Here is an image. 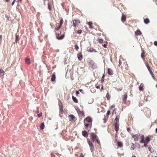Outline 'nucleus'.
Here are the masks:
<instances>
[{
  "instance_id": "obj_46",
  "label": "nucleus",
  "mask_w": 157,
  "mask_h": 157,
  "mask_svg": "<svg viewBox=\"0 0 157 157\" xmlns=\"http://www.w3.org/2000/svg\"><path fill=\"white\" fill-rule=\"evenodd\" d=\"M61 26L59 25L58 27L56 28L55 30H58L61 27Z\"/></svg>"
},
{
  "instance_id": "obj_44",
  "label": "nucleus",
  "mask_w": 157,
  "mask_h": 157,
  "mask_svg": "<svg viewBox=\"0 0 157 157\" xmlns=\"http://www.w3.org/2000/svg\"><path fill=\"white\" fill-rule=\"evenodd\" d=\"M143 143L144 144V146L145 147H148V145H147V144H148L147 143H146L145 142H144V143Z\"/></svg>"
},
{
  "instance_id": "obj_2",
  "label": "nucleus",
  "mask_w": 157,
  "mask_h": 157,
  "mask_svg": "<svg viewBox=\"0 0 157 157\" xmlns=\"http://www.w3.org/2000/svg\"><path fill=\"white\" fill-rule=\"evenodd\" d=\"M58 105L59 106V109L60 110V112L62 113L63 111V107L62 103L61 101L59 100V101Z\"/></svg>"
},
{
  "instance_id": "obj_7",
  "label": "nucleus",
  "mask_w": 157,
  "mask_h": 157,
  "mask_svg": "<svg viewBox=\"0 0 157 157\" xmlns=\"http://www.w3.org/2000/svg\"><path fill=\"white\" fill-rule=\"evenodd\" d=\"M85 120H86L88 123H90L91 124L92 123V118L89 116L87 117L84 120V121Z\"/></svg>"
},
{
  "instance_id": "obj_51",
  "label": "nucleus",
  "mask_w": 157,
  "mask_h": 157,
  "mask_svg": "<svg viewBox=\"0 0 157 157\" xmlns=\"http://www.w3.org/2000/svg\"><path fill=\"white\" fill-rule=\"evenodd\" d=\"M61 33V32H57L56 33V36H59V35Z\"/></svg>"
},
{
  "instance_id": "obj_50",
  "label": "nucleus",
  "mask_w": 157,
  "mask_h": 157,
  "mask_svg": "<svg viewBox=\"0 0 157 157\" xmlns=\"http://www.w3.org/2000/svg\"><path fill=\"white\" fill-rule=\"evenodd\" d=\"M135 148V147L134 146V145L133 144H132V146H131V148L132 150H134V148Z\"/></svg>"
},
{
  "instance_id": "obj_59",
  "label": "nucleus",
  "mask_w": 157,
  "mask_h": 157,
  "mask_svg": "<svg viewBox=\"0 0 157 157\" xmlns=\"http://www.w3.org/2000/svg\"><path fill=\"white\" fill-rule=\"evenodd\" d=\"M80 157H84V156L82 153H81L80 154Z\"/></svg>"
},
{
  "instance_id": "obj_27",
  "label": "nucleus",
  "mask_w": 157,
  "mask_h": 157,
  "mask_svg": "<svg viewBox=\"0 0 157 157\" xmlns=\"http://www.w3.org/2000/svg\"><path fill=\"white\" fill-rule=\"evenodd\" d=\"M146 66L147 68L148 69V70L149 72H151L152 71L151 70L150 67L149 65V64L148 63H147L146 64Z\"/></svg>"
},
{
  "instance_id": "obj_23",
  "label": "nucleus",
  "mask_w": 157,
  "mask_h": 157,
  "mask_svg": "<svg viewBox=\"0 0 157 157\" xmlns=\"http://www.w3.org/2000/svg\"><path fill=\"white\" fill-rule=\"evenodd\" d=\"M141 140L140 141V143H141L143 144V143L144 142V135H142L141 136Z\"/></svg>"
},
{
  "instance_id": "obj_28",
  "label": "nucleus",
  "mask_w": 157,
  "mask_h": 157,
  "mask_svg": "<svg viewBox=\"0 0 157 157\" xmlns=\"http://www.w3.org/2000/svg\"><path fill=\"white\" fill-rule=\"evenodd\" d=\"M4 71L0 69V77L2 75H4Z\"/></svg>"
},
{
  "instance_id": "obj_8",
  "label": "nucleus",
  "mask_w": 157,
  "mask_h": 157,
  "mask_svg": "<svg viewBox=\"0 0 157 157\" xmlns=\"http://www.w3.org/2000/svg\"><path fill=\"white\" fill-rule=\"evenodd\" d=\"M119 124L118 123H116L114 125V128L115 131L117 132L119 129Z\"/></svg>"
},
{
  "instance_id": "obj_18",
  "label": "nucleus",
  "mask_w": 157,
  "mask_h": 157,
  "mask_svg": "<svg viewBox=\"0 0 157 157\" xmlns=\"http://www.w3.org/2000/svg\"><path fill=\"white\" fill-rule=\"evenodd\" d=\"M69 117H70L69 121H70L73 120L75 118V116L72 114H70L69 115Z\"/></svg>"
},
{
  "instance_id": "obj_6",
  "label": "nucleus",
  "mask_w": 157,
  "mask_h": 157,
  "mask_svg": "<svg viewBox=\"0 0 157 157\" xmlns=\"http://www.w3.org/2000/svg\"><path fill=\"white\" fill-rule=\"evenodd\" d=\"M87 52H94L95 53H97L98 52L96 51L95 49H93V48L90 47H88L87 48Z\"/></svg>"
},
{
  "instance_id": "obj_54",
  "label": "nucleus",
  "mask_w": 157,
  "mask_h": 157,
  "mask_svg": "<svg viewBox=\"0 0 157 157\" xmlns=\"http://www.w3.org/2000/svg\"><path fill=\"white\" fill-rule=\"evenodd\" d=\"M154 44L156 46H157V41H155L154 42Z\"/></svg>"
},
{
  "instance_id": "obj_22",
  "label": "nucleus",
  "mask_w": 157,
  "mask_h": 157,
  "mask_svg": "<svg viewBox=\"0 0 157 157\" xmlns=\"http://www.w3.org/2000/svg\"><path fill=\"white\" fill-rule=\"evenodd\" d=\"M25 63L27 64H29L30 62V59L28 58H26L25 59Z\"/></svg>"
},
{
  "instance_id": "obj_41",
  "label": "nucleus",
  "mask_w": 157,
  "mask_h": 157,
  "mask_svg": "<svg viewBox=\"0 0 157 157\" xmlns=\"http://www.w3.org/2000/svg\"><path fill=\"white\" fill-rule=\"evenodd\" d=\"M63 23V19L62 18L60 20V22L59 25L61 26Z\"/></svg>"
},
{
  "instance_id": "obj_14",
  "label": "nucleus",
  "mask_w": 157,
  "mask_h": 157,
  "mask_svg": "<svg viewBox=\"0 0 157 157\" xmlns=\"http://www.w3.org/2000/svg\"><path fill=\"white\" fill-rule=\"evenodd\" d=\"M117 145L119 147H122L123 146V144L121 142L117 141Z\"/></svg>"
},
{
  "instance_id": "obj_19",
  "label": "nucleus",
  "mask_w": 157,
  "mask_h": 157,
  "mask_svg": "<svg viewBox=\"0 0 157 157\" xmlns=\"http://www.w3.org/2000/svg\"><path fill=\"white\" fill-rule=\"evenodd\" d=\"M56 78V75L55 74H53L52 75L51 81L52 82H53L55 81Z\"/></svg>"
},
{
  "instance_id": "obj_39",
  "label": "nucleus",
  "mask_w": 157,
  "mask_h": 157,
  "mask_svg": "<svg viewBox=\"0 0 157 157\" xmlns=\"http://www.w3.org/2000/svg\"><path fill=\"white\" fill-rule=\"evenodd\" d=\"M75 49L77 51H78L79 49V47L77 44H75Z\"/></svg>"
},
{
  "instance_id": "obj_30",
  "label": "nucleus",
  "mask_w": 157,
  "mask_h": 157,
  "mask_svg": "<svg viewBox=\"0 0 157 157\" xmlns=\"http://www.w3.org/2000/svg\"><path fill=\"white\" fill-rule=\"evenodd\" d=\"M148 147V149L149 151L152 153L153 151V149L150 146L149 147Z\"/></svg>"
},
{
  "instance_id": "obj_9",
  "label": "nucleus",
  "mask_w": 157,
  "mask_h": 157,
  "mask_svg": "<svg viewBox=\"0 0 157 157\" xmlns=\"http://www.w3.org/2000/svg\"><path fill=\"white\" fill-rule=\"evenodd\" d=\"M108 74L110 75H113V72L112 69L110 68L108 69Z\"/></svg>"
},
{
  "instance_id": "obj_57",
  "label": "nucleus",
  "mask_w": 157,
  "mask_h": 157,
  "mask_svg": "<svg viewBox=\"0 0 157 157\" xmlns=\"http://www.w3.org/2000/svg\"><path fill=\"white\" fill-rule=\"evenodd\" d=\"M79 94V90L78 91L76 90V95H78Z\"/></svg>"
},
{
  "instance_id": "obj_20",
  "label": "nucleus",
  "mask_w": 157,
  "mask_h": 157,
  "mask_svg": "<svg viewBox=\"0 0 157 157\" xmlns=\"http://www.w3.org/2000/svg\"><path fill=\"white\" fill-rule=\"evenodd\" d=\"M87 24L89 26V27L91 29H92L93 28L92 27V26L93 23L92 22L89 21V22H87Z\"/></svg>"
},
{
  "instance_id": "obj_63",
  "label": "nucleus",
  "mask_w": 157,
  "mask_h": 157,
  "mask_svg": "<svg viewBox=\"0 0 157 157\" xmlns=\"http://www.w3.org/2000/svg\"><path fill=\"white\" fill-rule=\"evenodd\" d=\"M96 88L97 89H99L100 88V86H96Z\"/></svg>"
},
{
  "instance_id": "obj_24",
  "label": "nucleus",
  "mask_w": 157,
  "mask_h": 157,
  "mask_svg": "<svg viewBox=\"0 0 157 157\" xmlns=\"http://www.w3.org/2000/svg\"><path fill=\"white\" fill-rule=\"evenodd\" d=\"M144 22L146 24H147L149 22L150 20L148 18H146L144 19Z\"/></svg>"
},
{
  "instance_id": "obj_40",
  "label": "nucleus",
  "mask_w": 157,
  "mask_h": 157,
  "mask_svg": "<svg viewBox=\"0 0 157 157\" xmlns=\"http://www.w3.org/2000/svg\"><path fill=\"white\" fill-rule=\"evenodd\" d=\"M103 40L102 38H100L99 39L98 42L100 44H102L103 43Z\"/></svg>"
},
{
  "instance_id": "obj_60",
  "label": "nucleus",
  "mask_w": 157,
  "mask_h": 157,
  "mask_svg": "<svg viewBox=\"0 0 157 157\" xmlns=\"http://www.w3.org/2000/svg\"><path fill=\"white\" fill-rule=\"evenodd\" d=\"M115 107V105H112L111 107H110V108L111 109H112V108H113V107Z\"/></svg>"
},
{
  "instance_id": "obj_21",
  "label": "nucleus",
  "mask_w": 157,
  "mask_h": 157,
  "mask_svg": "<svg viewBox=\"0 0 157 157\" xmlns=\"http://www.w3.org/2000/svg\"><path fill=\"white\" fill-rule=\"evenodd\" d=\"M72 99L73 101L75 103L78 102V101L76 98L73 96H72Z\"/></svg>"
},
{
  "instance_id": "obj_33",
  "label": "nucleus",
  "mask_w": 157,
  "mask_h": 157,
  "mask_svg": "<svg viewBox=\"0 0 157 157\" xmlns=\"http://www.w3.org/2000/svg\"><path fill=\"white\" fill-rule=\"evenodd\" d=\"M76 20H75L73 21V26L75 27H76Z\"/></svg>"
},
{
  "instance_id": "obj_31",
  "label": "nucleus",
  "mask_w": 157,
  "mask_h": 157,
  "mask_svg": "<svg viewBox=\"0 0 157 157\" xmlns=\"http://www.w3.org/2000/svg\"><path fill=\"white\" fill-rule=\"evenodd\" d=\"M119 117H118V116H117L116 117L115 119V121L116 122V123H118L119 122Z\"/></svg>"
},
{
  "instance_id": "obj_45",
  "label": "nucleus",
  "mask_w": 157,
  "mask_h": 157,
  "mask_svg": "<svg viewBox=\"0 0 157 157\" xmlns=\"http://www.w3.org/2000/svg\"><path fill=\"white\" fill-rule=\"evenodd\" d=\"M82 30L81 29L78 30L77 31V33L78 34H80L82 33Z\"/></svg>"
},
{
  "instance_id": "obj_52",
  "label": "nucleus",
  "mask_w": 157,
  "mask_h": 157,
  "mask_svg": "<svg viewBox=\"0 0 157 157\" xmlns=\"http://www.w3.org/2000/svg\"><path fill=\"white\" fill-rule=\"evenodd\" d=\"M48 9L49 10H51V7L50 6L49 3L48 4Z\"/></svg>"
},
{
  "instance_id": "obj_36",
  "label": "nucleus",
  "mask_w": 157,
  "mask_h": 157,
  "mask_svg": "<svg viewBox=\"0 0 157 157\" xmlns=\"http://www.w3.org/2000/svg\"><path fill=\"white\" fill-rule=\"evenodd\" d=\"M106 97L107 98V99L108 100L109 99H110V95L108 93H107L106 95Z\"/></svg>"
},
{
  "instance_id": "obj_49",
  "label": "nucleus",
  "mask_w": 157,
  "mask_h": 157,
  "mask_svg": "<svg viewBox=\"0 0 157 157\" xmlns=\"http://www.w3.org/2000/svg\"><path fill=\"white\" fill-rule=\"evenodd\" d=\"M107 44H103L102 45L103 47L105 48H107Z\"/></svg>"
},
{
  "instance_id": "obj_13",
  "label": "nucleus",
  "mask_w": 157,
  "mask_h": 157,
  "mask_svg": "<svg viewBox=\"0 0 157 157\" xmlns=\"http://www.w3.org/2000/svg\"><path fill=\"white\" fill-rule=\"evenodd\" d=\"M126 20V17L125 15L123 13L122 14V17L121 18V21L123 22H124Z\"/></svg>"
},
{
  "instance_id": "obj_17",
  "label": "nucleus",
  "mask_w": 157,
  "mask_h": 157,
  "mask_svg": "<svg viewBox=\"0 0 157 157\" xmlns=\"http://www.w3.org/2000/svg\"><path fill=\"white\" fill-rule=\"evenodd\" d=\"M64 37V35L63 34L61 36H56V38L59 40H61L63 39Z\"/></svg>"
},
{
  "instance_id": "obj_1",
  "label": "nucleus",
  "mask_w": 157,
  "mask_h": 157,
  "mask_svg": "<svg viewBox=\"0 0 157 157\" xmlns=\"http://www.w3.org/2000/svg\"><path fill=\"white\" fill-rule=\"evenodd\" d=\"M87 61L89 65L93 69H95L97 68V65L91 59H87Z\"/></svg>"
},
{
  "instance_id": "obj_16",
  "label": "nucleus",
  "mask_w": 157,
  "mask_h": 157,
  "mask_svg": "<svg viewBox=\"0 0 157 157\" xmlns=\"http://www.w3.org/2000/svg\"><path fill=\"white\" fill-rule=\"evenodd\" d=\"M150 140L151 139L150 137L148 136H147L145 138V140H144V142H145L146 143L148 144V142L150 141Z\"/></svg>"
},
{
  "instance_id": "obj_61",
  "label": "nucleus",
  "mask_w": 157,
  "mask_h": 157,
  "mask_svg": "<svg viewBox=\"0 0 157 157\" xmlns=\"http://www.w3.org/2000/svg\"><path fill=\"white\" fill-rule=\"evenodd\" d=\"M76 22L80 23V21L79 20H76Z\"/></svg>"
},
{
  "instance_id": "obj_10",
  "label": "nucleus",
  "mask_w": 157,
  "mask_h": 157,
  "mask_svg": "<svg viewBox=\"0 0 157 157\" xmlns=\"http://www.w3.org/2000/svg\"><path fill=\"white\" fill-rule=\"evenodd\" d=\"M138 134L133 135L132 136V137L134 138V140L135 141H138V140L139 138L138 137Z\"/></svg>"
},
{
  "instance_id": "obj_35",
  "label": "nucleus",
  "mask_w": 157,
  "mask_h": 157,
  "mask_svg": "<svg viewBox=\"0 0 157 157\" xmlns=\"http://www.w3.org/2000/svg\"><path fill=\"white\" fill-rule=\"evenodd\" d=\"M105 77V75L104 74H103V75H102V77L101 78V83H102V82H104Z\"/></svg>"
},
{
  "instance_id": "obj_3",
  "label": "nucleus",
  "mask_w": 157,
  "mask_h": 157,
  "mask_svg": "<svg viewBox=\"0 0 157 157\" xmlns=\"http://www.w3.org/2000/svg\"><path fill=\"white\" fill-rule=\"evenodd\" d=\"M90 136L93 141L98 138V136L95 134H94L93 132H92L91 133Z\"/></svg>"
},
{
  "instance_id": "obj_32",
  "label": "nucleus",
  "mask_w": 157,
  "mask_h": 157,
  "mask_svg": "<svg viewBox=\"0 0 157 157\" xmlns=\"http://www.w3.org/2000/svg\"><path fill=\"white\" fill-rule=\"evenodd\" d=\"M78 114H81L82 116L84 115V113L83 111H79V112H78Z\"/></svg>"
},
{
  "instance_id": "obj_55",
  "label": "nucleus",
  "mask_w": 157,
  "mask_h": 157,
  "mask_svg": "<svg viewBox=\"0 0 157 157\" xmlns=\"http://www.w3.org/2000/svg\"><path fill=\"white\" fill-rule=\"evenodd\" d=\"M78 90H79V91H80V92H81L82 94L84 93L82 89H79Z\"/></svg>"
},
{
  "instance_id": "obj_53",
  "label": "nucleus",
  "mask_w": 157,
  "mask_h": 157,
  "mask_svg": "<svg viewBox=\"0 0 157 157\" xmlns=\"http://www.w3.org/2000/svg\"><path fill=\"white\" fill-rule=\"evenodd\" d=\"M115 140H116V141H117V133L115 135Z\"/></svg>"
},
{
  "instance_id": "obj_42",
  "label": "nucleus",
  "mask_w": 157,
  "mask_h": 157,
  "mask_svg": "<svg viewBox=\"0 0 157 157\" xmlns=\"http://www.w3.org/2000/svg\"><path fill=\"white\" fill-rule=\"evenodd\" d=\"M96 141V142L99 145V146H100V140L98 138L96 140H95Z\"/></svg>"
},
{
  "instance_id": "obj_29",
  "label": "nucleus",
  "mask_w": 157,
  "mask_h": 157,
  "mask_svg": "<svg viewBox=\"0 0 157 157\" xmlns=\"http://www.w3.org/2000/svg\"><path fill=\"white\" fill-rule=\"evenodd\" d=\"M150 74L151 75L152 77L154 79V80H155V76L154 75V74L152 72V71L151 72H150Z\"/></svg>"
},
{
  "instance_id": "obj_64",
  "label": "nucleus",
  "mask_w": 157,
  "mask_h": 157,
  "mask_svg": "<svg viewBox=\"0 0 157 157\" xmlns=\"http://www.w3.org/2000/svg\"><path fill=\"white\" fill-rule=\"evenodd\" d=\"M130 130V129L129 128H127V130L128 132H129V131Z\"/></svg>"
},
{
  "instance_id": "obj_58",
  "label": "nucleus",
  "mask_w": 157,
  "mask_h": 157,
  "mask_svg": "<svg viewBox=\"0 0 157 157\" xmlns=\"http://www.w3.org/2000/svg\"><path fill=\"white\" fill-rule=\"evenodd\" d=\"M15 2V0H14L12 3V5L13 6Z\"/></svg>"
},
{
  "instance_id": "obj_56",
  "label": "nucleus",
  "mask_w": 157,
  "mask_h": 157,
  "mask_svg": "<svg viewBox=\"0 0 157 157\" xmlns=\"http://www.w3.org/2000/svg\"><path fill=\"white\" fill-rule=\"evenodd\" d=\"M76 109V111L78 113V112H79V111H80V109L78 108H77V109Z\"/></svg>"
},
{
  "instance_id": "obj_5",
  "label": "nucleus",
  "mask_w": 157,
  "mask_h": 157,
  "mask_svg": "<svg viewBox=\"0 0 157 157\" xmlns=\"http://www.w3.org/2000/svg\"><path fill=\"white\" fill-rule=\"evenodd\" d=\"M128 97V95L127 93L124 94V95L123 96L122 99L123 101V103H125Z\"/></svg>"
},
{
  "instance_id": "obj_11",
  "label": "nucleus",
  "mask_w": 157,
  "mask_h": 157,
  "mask_svg": "<svg viewBox=\"0 0 157 157\" xmlns=\"http://www.w3.org/2000/svg\"><path fill=\"white\" fill-rule=\"evenodd\" d=\"M135 34L136 36H138V35H141L142 33L139 29H138L135 32Z\"/></svg>"
},
{
  "instance_id": "obj_15",
  "label": "nucleus",
  "mask_w": 157,
  "mask_h": 157,
  "mask_svg": "<svg viewBox=\"0 0 157 157\" xmlns=\"http://www.w3.org/2000/svg\"><path fill=\"white\" fill-rule=\"evenodd\" d=\"M77 57L79 60H82V57L81 52L78 54Z\"/></svg>"
},
{
  "instance_id": "obj_38",
  "label": "nucleus",
  "mask_w": 157,
  "mask_h": 157,
  "mask_svg": "<svg viewBox=\"0 0 157 157\" xmlns=\"http://www.w3.org/2000/svg\"><path fill=\"white\" fill-rule=\"evenodd\" d=\"M19 36L17 35H16V38H15V41L16 42H17L19 40Z\"/></svg>"
},
{
  "instance_id": "obj_34",
  "label": "nucleus",
  "mask_w": 157,
  "mask_h": 157,
  "mask_svg": "<svg viewBox=\"0 0 157 157\" xmlns=\"http://www.w3.org/2000/svg\"><path fill=\"white\" fill-rule=\"evenodd\" d=\"M84 122H85L84 121ZM84 123H85L84 125H85V128L86 129V130H88V127L89 126V124H86L85 123V122H84Z\"/></svg>"
},
{
  "instance_id": "obj_4",
  "label": "nucleus",
  "mask_w": 157,
  "mask_h": 157,
  "mask_svg": "<svg viewBox=\"0 0 157 157\" xmlns=\"http://www.w3.org/2000/svg\"><path fill=\"white\" fill-rule=\"evenodd\" d=\"M90 147V149L91 151V152L93 153V149L94 148V145L91 142L89 141V143H88Z\"/></svg>"
},
{
  "instance_id": "obj_43",
  "label": "nucleus",
  "mask_w": 157,
  "mask_h": 157,
  "mask_svg": "<svg viewBox=\"0 0 157 157\" xmlns=\"http://www.w3.org/2000/svg\"><path fill=\"white\" fill-rule=\"evenodd\" d=\"M135 145L137 146L138 148H140V145L139 143H135Z\"/></svg>"
},
{
  "instance_id": "obj_47",
  "label": "nucleus",
  "mask_w": 157,
  "mask_h": 157,
  "mask_svg": "<svg viewBox=\"0 0 157 157\" xmlns=\"http://www.w3.org/2000/svg\"><path fill=\"white\" fill-rule=\"evenodd\" d=\"M37 115L39 117H41L42 116V113L41 112L40 113H39L37 114Z\"/></svg>"
},
{
  "instance_id": "obj_62",
  "label": "nucleus",
  "mask_w": 157,
  "mask_h": 157,
  "mask_svg": "<svg viewBox=\"0 0 157 157\" xmlns=\"http://www.w3.org/2000/svg\"><path fill=\"white\" fill-rule=\"evenodd\" d=\"M87 140L88 143H89V141L91 142L90 140V139L89 138H88L87 139Z\"/></svg>"
},
{
  "instance_id": "obj_25",
  "label": "nucleus",
  "mask_w": 157,
  "mask_h": 157,
  "mask_svg": "<svg viewBox=\"0 0 157 157\" xmlns=\"http://www.w3.org/2000/svg\"><path fill=\"white\" fill-rule=\"evenodd\" d=\"M44 128V123H41L40 125V128L41 130L43 129Z\"/></svg>"
},
{
  "instance_id": "obj_12",
  "label": "nucleus",
  "mask_w": 157,
  "mask_h": 157,
  "mask_svg": "<svg viewBox=\"0 0 157 157\" xmlns=\"http://www.w3.org/2000/svg\"><path fill=\"white\" fill-rule=\"evenodd\" d=\"M82 135L83 136L86 137H87L88 136V134L87 132L85 130L82 132Z\"/></svg>"
},
{
  "instance_id": "obj_37",
  "label": "nucleus",
  "mask_w": 157,
  "mask_h": 157,
  "mask_svg": "<svg viewBox=\"0 0 157 157\" xmlns=\"http://www.w3.org/2000/svg\"><path fill=\"white\" fill-rule=\"evenodd\" d=\"M142 85V84H141V85H140V86L139 87V89L140 91H142L143 90V86H141Z\"/></svg>"
},
{
  "instance_id": "obj_48",
  "label": "nucleus",
  "mask_w": 157,
  "mask_h": 157,
  "mask_svg": "<svg viewBox=\"0 0 157 157\" xmlns=\"http://www.w3.org/2000/svg\"><path fill=\"white\" fill-rule=\"evenodd\" d=\"M110 111L109 110H108L106 113V115L108 116L110 114Z\"/></svg>"
},
{
  "instance_id": "obj_26",
  "label": "nucleus",
  "mask_w": 157,
  "mask_h": 157,
  "mask_svg": "<svg viewBox=\"0 0 157 157\" xmlns=\"http://www.w3.org/2000/svg\"><path fill=\"white\" fill-rule=\"evenodd\" d=\"M145 52L144 51H143L142 52V53H141V57L143 59H144V58H145L144 54H145Z\"/></svg>"
}]
</instances>
